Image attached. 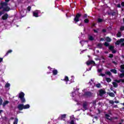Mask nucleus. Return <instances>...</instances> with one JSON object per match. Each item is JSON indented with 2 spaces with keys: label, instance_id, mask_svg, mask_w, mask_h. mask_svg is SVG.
<instances>
[{
  "label": "nucleus",
  "instance_id": "2",
  "mask_svg": "<svg viewBox=\"0 0 124 124\" xmlns=\"http://www.w3.org/2000/svg\"><path fill=\"white\" fill-rule=\"evenodd\" d=\"M24 96H25V93L22 92L19 93V97L20 98L22 102H26V99L24 98Z\"/></svg>",
  "mask_w": 124,
  "mask_h": 124
},
{
  "label": "nucleus",
  "instance_id": "15",
  "mask_svg": "<svg viewBox=\"0 0 124 124\" xmlns=\"http://www.w3.org/2000/svg\"><path fill=\"white\" fill-rule=\"evenodd\" d=\"M53 75H57V74H58V70H54L53 71Z\"/></svg>",
  "mask_w": 124,
  "mask_h": 124
},
{
  "label": "nucleus",
  "instance_id": "14",
  "mask_svg": "<svg viewBox=\"0 0 124 124\" xmlns=\"http://www.w3.org/2000/svg\"><path fill=\"white\" fill-rule=\"evenodd\" d=\"M85 95H86V96H91L92 93L90 92H87L85 93Z\"/></svg>",
  "mask_w": 124,
  "mask_h": 124
},
{
  "label": "nucleus",
  "instance_id": "46",
  "mask_svg": "<svg viewBox=\"0 0 124 124\" xmlns=\"http://www.w3.org/2000/svg\"><path fill=\"white\" fill-rule=\"evenodd\" d=\"M109 58H113V54H109Z\"/></svg>",
  "mask_w": 124,
  "mask_h": 124
},
{
  "label": "nucleus",
  "instance_id": "41",
  "mask_svg": "<svg viewBox=\"0 0 124 124\" xmlns=\"http://www.w3.org/2000/svg\"><path fill=\"white\" fill-rule=\"evenodd\" d=\"M98 22H99V23H100V22H102V19H101L100 18H98Z\"/></svg>",
  "mask_w": 124,
  "mask_h": 124
},
{
  "label": "nucleus",
  "instance_id": "50",
  "mask_svg": "<svg viewBox=\"0 0 124 124\" xmlns=\"http://www.w3.org/2000/svg\"><path fill=\"white\" fill-rule=\"evenodd\" d=\"M112 53H113V54H115V53H116V50H112Z\"/></svg>",
  "mask_w": 124,
  "mask_h": 124
},
{
  "label": "nucleus",
  "instance_id": "12",
  "mask_svg": "<svg viewBox=\"0 0 124 124\" xmlns=\"http://www.w3.org/2000/svg\"><path fill=\"white\" fill-rule=\"evenodd\" d=\"M65 117H66V114H62L60 116L61 119L62 120H63V119H65Z\"/></svg>",
  "mask_w": 124,
  "mask_h": 124
},
{
  "label": "nucleus",
  "instance_id": "1",
  "mask_svg": "<svg viewBox=\"0 0 124 124\" xmlns=\"http://www.w3.org/2000/svg\"><path fill=\"white\" fill-rule=\"evenodd\" d=\"M3 9V11H9L10 8L7 6V3L1 2L0 3V9Z\"/></svg>",
  "mask_w": 124,
  "mask_h": 124
},
{
  "label": "nucleus",
  "instance_id": "59",
  "mask_svg": "<svg viewBox=\"0 0 124 124\" xmlns=\"http://www.w3.org/2000/svg\"><path fill=\"white\" fill-rule=\"evenodd\" d=\"M94 32H97V30H94Z\"/></svg>",
  "mask_w": 124,
  "mask_h": 124
},
{
  "label": "nucleus",
  "instance_id": "61",
  "mask_svg": "<svg viewBox=\"0 0 124 124\" xmlns=\"http://www.w3.org/2000/svg\"><path fill=\"white\" fill-rule=\"evenodd\" d=\"M72 79H74V77L72 76Z\"/></svg>",
  "mask_w": 124,
  "mask_h": 124
},
{
  "label": "nucleus",
  "instance_id": "26",
  "mask_svg": "<svg viewBox=\"0 0 124 124\" xmlns=\"http://www.w3.org/2000/svg\"><path fill=\"white\" fill-rule=\"evenodd\" d=\"M106 41H108V42H110V41H111V39H110V38L107 37V38H106Z\"/></svg>",
  "mask_w": 124,
  "mask_h": 124
},
{
  "label": "nucleus",
  "instance_id": "58",
  "mask_svg": "<svg viewBox=\"0 0 124 124\" xmlns=\"http://www.w3.org/2000/svg\"><path fill=\"white\" fill-rule=\"evenodd\" d=\"M2 112H3V110H0V113H1Z\"/></svg>",
  "mask_w": 124,
  "mask_h": 124
},
{
  "label": "nucleus",
  "instance_id": "60",
  "mask_svg": "<svg viewBox=\"0 0 124 124\" xmlns=\"http://www.w3.org/2000/svg\"><path fill=\"white\" fill-rule=\"evenodd\" d=\"M118 7H121V5H118Z\"/></svg>",
  "mask_w": 124,
  "mask_h": 124
},
{
  "label": "nucleus",
  "instance_id": "16",
  "mask_svg": "<svg viewBox=\"0 0 124 124\" xmlns=\"http://www.w3.org/2000/svg\"><path fill=\"white\" fill-rule=\"evenodd\" d=\"M121 72H122V74H121L119 76L120 78H123V77H124V71H121Z\"/></svg>",
  "mask_w": 124,
  "mask_h": 124
},
{
  "label": "nucleus",
  "instance_id": "40",
  "mask_svg": "<svg viewBox=\"0 0 124 124\" xmlns=\"http://www.w3.org/2000/svg\"><path fill=\"white\" fill-rule=\"evenodd\" d=\"M121 31H124V27L122 26L120 28Z\"/></svg>",
  "mask_w": 124,
  "mask_h": 124
},
{
  "label": "nucleus",
  "instance_id": "51",
  "mask_svg": "<svg viewBox=\"0 0 124 124\" xmlns=\"http://www.w3.org/2000/svg\"><path fill=\"white\" fill-rule=\"evenodd\" d=\"M2 58H0V62H2Z\"/></svg>",
  "mask_w": 124,
  "mask_h": 124
},
{
  "label": "nucleus",
  "instance_id": "53",
  "mask_svg": "<svg viewBox=\"0 0 124 124\" xmlns=\"http://www.w3.org/2000/svg\"><path fill=\"white\" fill-rule=\"evenodd\" d=\"M72 94H73V97L74 96V94H75V92H73L72 93Z\"/></svg>",
  "mask_w": 124,
  "mask_h": 124
},
{
  "label": "nucleus",
  "instance_id": "27",
  "mask_svg": "<svg viewBox=\"0 0 124 124\" xmlns=\"http://www.w3.org/2000/svg\"><path fill=\"white\" fill-rule=\"evenodd\" d=\"M89 40H93V37L91 35L89 36Z\"/></svg>",
  "mask_w": 124,
  "mask_h": 124
},
{
  "label": "nucleus",
  "instance_id": "32",
  "mask_svg": "<svg viewBox=\"0 0 124 124\" xmlns=\"http://www.w3.org/2000/svg\"><path fill=\"white\" fill-rule=\"evenodd\" d=\"M98 48H101L102 47V44H98Z\"/></svg>",
  "mask_w": 124,
  "mask_h": 124
},
{
  "label": "nucleus",
  "instance_id": "17",
  "mask_svg": "<svg viewBox=\"0 0 124 124\" xmlns=\"http://www.w3.org/2000/svg\"><path fill=\"white\" fill-rule=\"evenodd\" d=\"M112 84L113 85V86L114 87V88H117V87H118V84L116 83V82H112Z\"/></svg>",
  "mask_w": 124,
  "mask_h": 124
},
{
  "label": "nucleus",
  "instance_id": "13",
  "mask_svg": "<svg viewBox=\"0 0 124 124\" xmlns=\"http://www.w3.org/2000/svg\"><path fill=\"white\" fill-rule=\"evenodd\" d=\"M109 96H111V97H115V94L113 93H108Z\"/></svg>",
  "mask_w": 124,
  "mask_h": 124
},
{
  "label": "nucleus",
  "instance_id": "45",
  "mask_svg": "<svg viewBox=\"0 0 124 124\" xmlns=\"http://www.w3.org/2000/svg\"><path fill=\"white\" fill-rule=\"evenodd\" d=\"M4 12L3 11L0 12V16H1L2 14H3Z\"/></svg>",
  "mask_w": 124,
  "mask_h": 124
},
{
  "label": "nucleus",
  "instance_id": "42",
  "mask_svg": "<svg viewBox=\"0 0 124 124\" xmlns=\"http://www.w3.org/2000/svg\"><path fill=\"white\" fill-rule=\"evenodd\" d=\"M2 104V99L0 98V105H1Z\"/></svg>",
  "mask_w": 124,
  "mask_h": 124
},
{
  "label": "nucleus",
  "instance_id": "63",
  "mask_svg": "<svg viewBox=\"0 0 124 124\" xmlns=\"http://www.w3.org/2000/svg\"><path fill=\"white\" fill-rule=\"evenodd\" d=\"M83 42V41H81V42H80V43H82Z\"/></svg>",
  "mask_w": 124,
  "mask_h": 124
},
{
  "label": "nucleus",
  "instance_id": "31",
  "mask_svg": "<svg viewBox=\"0 0 124 124\" xmlns=\"http://www.w3.org/2000/svg\"><path fill=\"white\" fill-rule=\"evenodd\" d=\"M70 119L71 120V121H73L75 119V118H74V115H72L71 117H70Z\"/></svg>",
  "mask_w": 124,
  "mask_h": 124
},
{
  "label": "nucleus",
  "instance_id": "34",
  "mask_svg": "<svg viewBox=\"0 0 124 124\" xmlns=\"http://www.w3.org/2000/svg\"><path fill=\"white\" fill-rule=\"evenodd\" d=\"M106 74H107V75H111V72H106Z\"/></svg>",
  "mask_w": 124,
  "mask_h": 124
},
{
  "label": "nucleus",
  "instance_id": "10",
  "mask_svg": "<svg viewBox=\"0 0 124 124\" xmlns=\"http://www.w3.org/2000/svg\"><path fill=\"white\" fill-rule=\"evenodd\" d=\"M30 105L27 104L26 105H23V109H29V108H30Z\"/></svg>",
  "mask_w": 124,
  "mask_h": 124
},
{
  "label": "nucleus",
  "instance_id": "4",
  "mask_svg": "<svg viewBox=\"0 0 124 124\" xmlns=\"http://www.w3.org/2000/svg\"><path fill=\"white\" fill-rule=\"evenodd\" d=\"M39 13H40V11L36 10L33 12V16H34V17H38Z\"/></svg>",
  "mask_w": 124,
  "mask_h": 124
},
{
  "label": "nucleus",
  "instance_id": "21",
  "mask_svg": "<svg viewBox=\"0 0 124 124\" xmlns=\"http://www.w3.org/2000/svg\"><path fill=\"white\" fill-rule=\"evenodd\" d=\"M106 80L107 81V82H108V83H110V82H111V78H106Z\"/></svg>",
  "mask_w": 124,
  "mask_h": 124
},
{
  "label": "nucleus",
  "instance_id": "35",
  "mask_svg": "<svg viewBox=\"0 0 124 124\" xmlns=\"http://www.w3.org/2000/svg\"><path fill=\"white\" fill-rule=\"evenodd\" d=\"M70 124H75V123H74V120H71Z\"/></svg>",
  "mask_w": 124,
  "mask_h": 124
},
{
  "label": "nucleus",
  "instance_id": "62",
  "mask_svg": "<svg viewBox=\"0 0 124 124\" xmlns=\"http://www.w3.org/2000/svg\"><path fill=\"white\" fill-rule=\"evenodd\" d=\"M113 62V63H114L115 64H116V62Z\"/></svg>",
  "mask_w": 124,
  "mask_h": 124
},
{
  "label": "nucleus",
  "instance_id": "6",
  "mask_svg": "<svg viewBox=\"0 0 124 124\" xmlns=\"http://www.w3.org/2000/svg\"><path fill=\"white\" fill-rule=\"evenodd\" d=\"M105 93H106V92H105V91L102 89L99 91V94L100 96H102V95H103V94H105Z\"/></svg>",
  "mask_w": 124,
  "mask_h": 124
},
{
  "label": "nucleus",
  "instance_id": "23",
  "mask_svg": "<svg viewBox=\"0 0 124 124\" xmlns=\"http://www.w3.org/2000/svg\"><path fill=\"white\" fill-rule=\"evenodd\" d=\"M106 118H107L108 120H111V117H110V115L108 114H106Z\"/></svg>",
  "mask_w": 124,
  "mask_h": 124
},
{
  "label": "nucleus",
  "instance_id": "33",
  "mask_svg": "<svg viewBox=\"0 0 124 124\" xmlns=\"http://www.w3.org/2000/svg\"><path fill=\"white\" fill-rule=\"evenodd\" d=\"M105 46H109V43H107V42H105V44H104Z\"/></svg>",
  "mask_w": 124,
  "mask_h": 124
},
{
  "label": "nucleus",
  "instance_id": "52",
  "mask_svg": "<svg viewBox=\"0 0 124 124\" xmlns=\"http://www.w3.org/2000/svg\"><path fill=\"white\" fill-rule=\"evenodd\" d=\"M102 70H101V69H98V72H101Z\"/></svg>",
  "mask_w": 124,
  "mask_h": 124
},
{
  "label": "nucleus",
  "instance_id": "7",
  "mask_svg": "<svg viewBox=\"0 0 124 124\" xmlns=\"http://www.w3.org/2000/svg\"><path fill=\"white\" fill-rule=\"evenodd\" d=\"M17 108L19 110L21 111V110H23V109H24V105L23 104L18 105Z\"/></svg>",
  "mask_w": 124,
  "mask_h": 124
},
{
  "label": "nucleus",
  "instance_id": "20",
  "mask_svg": "<svg viewBox=\"0 0 124 124\" xmlns=\"http://www.w3.org/2000/svg\"><path fill=\"white\" fill-rule=\"evenodd\" d=\"M13 124H18V118H15Z\"/></svg>",
  "mask_w": 124,
  "mask_h": 124
},
{
  "label": "nucleus",
  "instance_id": "3",
  "mask_svg": "<svg viewBox=\"0 0 124 124\" xmlns=\"http://www.w3.org/2000/svg\"><path fill=\"white\" fill-rule=\"evenodd\" d=\"M124 38H121L120 39V40L119 41H117L116 43L115 44L116 45H119V44H120V43H122L121 44V46H124Z\"/></svg>",
  "mask_w": 124,
  "mask_h": 124
},
{
  "label": "nucleus",
  "instance_id": "24",
  "mask_svg": "<svg viewBox=\"0 0 124 124\" xmlns=\"http://www.w3.org/2000/svg\"><path fill=\"white\" fill-rule=\"evenodd\" d=\"M117 83H120V82H122V83H124V79H120V80H115Z\"/></svg>",
  "mask_w": 124,
  "mask_h": 124
},
{
  "label": "nucleus",
  "instance_id": "22",
  "mask_svg": "<svg viewBox=\"0 0 124 124\" xmlns=\"http://www.w3.org/2000/svg\"><path fill=\"white\" fill-rule=\"evenodd\" d=\"M64 81H65V82H66V84H67V82H68V81H69V80L68 79V77H65V78H64Z\"/></svg>",
  "mask_w": 124,
  "mask_h": 124
},
{
  "label": "nucleus",
  "instance_id": "48",
  "mask_svg": "<svg viewBox=\"0 0 124 124\" xmlns=\"http://www.w3.org/2000/svg\"><path fill=\"white\" fill-rule=\"evenodd\" d=\"M121 5H122V6H124V2H122Z\"/></svg>",
  "mask_w": 124,
  "mask_h": 124
},
{
  "label": "nucleus",
  "instance_id": "30",
  "mask_svg": "<svg viewBox=\"0 0 124 124\" xmlns=\"http://www.w3.org/2000/svg\"><path fill=\"white\" fill-rule=\"evenodd\" d=\"M5 87H6V88H9V87H10V84H9V83L6 84Z\"/></svg>",
  "mask_w": 124,
  "mask_h": 124
},
{
  "label": "nucleus",
  "instance_id": "43",
  "mask_svg": "<svg viewBox=\"0 0 124 124\" xmlns=\"http://www.w3.org/2000/svg\"><path fill=\"white\" fill-rule=\"evenodd\" d=\"M121 68L122 69H124V64L122 65L121 66Z\"/></svg>",
  "mask_w": 124,
  "mask_h": 124
},
{
  "label": "nucleus",
  "instance_id": "47",
  "mask_svg": "<svg viewBox=\"0 0 124 124\" xmlns=\"http://www.w3.org/2000/svg\"><path fill=\"white\" fill-rule=\"evenodd\" d=\"M88 16V15L87 14H85L84 16V18H87V17Z\"/></svg>",
  "mask_w": 124,
  "mask_h": 124
},
{
  "label": "nucleus",
  "instance_id": "18",
  "mask_svg": "<svg viewBox=\"0 0 124 124\" xmlns=\"http://www.w3.org/2000/svg\"><path fill=\"white\" fill-rule=\"evenodd\" d=\"M110 71L114 74H117V70H116L115 69H111L110 70Z\"/></svg>",
  "mask_w": 124,
  "mask_h": 124
},
{
  "label": "nucleus",
  "instance_id": "25",
  "mask_svg": "<svg viewBox=\"0 0 124 124\" xmlns=\"http://www.w3.org/2000/svg\"><path fill=\"white\" fill-rule=\"evenodd\" d=\"M121 35H122V34L121 32H118V33L117 34V37H121Z\"/></svg>",
  "mask_w": 124,
  "mask_h": 124
},
{
  "label": "nucleus",
  "instance_id": "44",
  "mask_svg": "<svg viewBox=\"0 0 124 124\" xmlns=\"http://www.w3.org/2000/svg\"><path fill=\"white\" fill-rule=\"evenodd\" d=\"M4 12L3 11L0 12V16H1L2 14H3Z\"/></svg>",
  "mask_w": 124,
  "mask_h": 124
},
{
  "label": "nucleus",
  "instance_id": "39",
  "mask_svg": "<svg viewBox=\"0 0 124 124\" xmlns=\"http://www.w3.org/2000/svg\"><path fill=\"white\" fill-rule=\"evenodd\" d=\"M31 6H29L28 8H27V10H28V11H31Z\"/></svg>",
  "mask_w": 124,
  "mask_h": 124
},
{
  "label": "nucleus",
  "instance_id": "64",
  "mask_svg": "<svg viewBox=\"0 0 124 124\" xmlns=\"http://www.w3.org/2000/svg\"><path fill=\"white\" fill-rule=\"evenodd\" d=\"M89 84H92V82H89Z\"/></svg>",
  "mask_w": 124,
  "mask_h": 124
},
{
  "label": "nucleus",
  "instance_id": "9",
  "mask_svg": "<svg viewBox=\"0 0 124 124\" xmlns=\"http://www.w3.org/2000/svg\"><path fill=\"white\" fill-rule=\"evenodd\" d=\"M94 62L93 61H88L86 62V64H87V65H90V64H94Z\"/></svg>",
  "mask_w": 124,
  "mask_h": 124
},
{
  "label": "nucleus",
  "instance_id": "54",
  "mask_svg": "<svg viewBox=\"0 0 124 124\" xmlns=\"http://www.w3.org/2000/svg\"><path fill=\"white\" fill-rule=\"evenodd\" d=\"M101 76H102L103 77L104 76H105V74H101Z\"/></svg>",
  "mask_w": 124,
  "mask_h": 124
},
{
  "label": "nucleus",
  "instance_id": "11",
  "mask_svg": "<svg viewBox=\"0 0 124 124\" xmlns=\"http://www.w3.org/2000/svg\"><path fill=\"white\" fill-rule=\"evenodd\" d=\"M8 103H9V101H5L2 104V106L3 107L5 106V105H7V104H8Z\"/></svg>",
  "mask_w": 124,
  "mask_h": 124
},
{
  "label": "nucleus",
  "instance_id": "19",
  "mask_svg": "<svg viewBox=\"0 0 124 124\" xmlns=\"http://www.w3.org/2000/svg\"><path fill=\"white\" fill-rule=\"evenodd\" d=\"M83 108L86 110L87 109V103L85 102L83 105Z\"/></svg>",
  "mask_w": 124,
  "mask_h": 124
},
{
  "label": "nucleus",
  "instance_id": "29",
  "mask_svg": "<svg viewBox=\"0 0 124 124\" xmlns=\"http://www.w3.org/2000/svg\"><path fill=\"white\" fill-rule=\"evenodd\" d=\"M109 50L113 51V50H114V46H109Z\"/></svg>",
  "mask_w": 124,
  "mask_h": 124
},
{
  "label": "nucleus",
  "instance_id": "5",
  "mask_svg": "<svg viewBox=\"0 0 124 124\" xmlns=\"http://www.w3.org/2000/svg\"><path fill=\"white\" fill-rule=\"evenodd\" d=\"M81 17V15L78 14L76 16V17L74 18L75 22H79V18Z\"/></svg>",
  "mask_w": 124,
  "mask_h": 124
},
{
  "label": "nucleus",
  "instance_id": "55",
  "mask_svg": "<svg viewBox=\"0 0 124 124\" xmlns=\"http://www.w3.org/2000/svg\"><path fill=\"white\" fill-rule=\"evenodd\" d=\"M100 40V41H103V40H104V39L101 38V39Z\"/></svg>",
  "mask_w": 124,
  "mask_h": 124
},
{
  "label": "nucleus",
  "instance_id": "57",
  "mask_svg": "<svg viewBox=\"0 0 124 124\" xmlns=\"http://www.w3.org/2000/svg\"><path fill=\"white\" fill-rule=\"evenodd\" d=\"M6 2H8L9 1V0H5Z\"/></svg>",
  "mask_w": 124,
  "mask_h": 124
},
{
  "label": "nucleus",
  "instance_id": "8",
  "mask_svg": "<svg viewBox=\"0 0 124 124\" xmlns=\"http://www.w3.org/2000/svg\"><path fill=\"white\" fill-rule=\"evenodd\" d=\"M7 18H8V15H7V14L4 15L2 17V19L3 20H6V19H7Z\"/></svg>",
  "mask_w": 124,
  "mask_h": 124
},
{
  "label": "nucleus",
  "instance_id": "37",
  "mask_svg": "<svg viewBox=\"0 0 124 124\" xmlns=\"http://www.w3.org/2000/svg\"><path fill=\"white\" fill-rule=\"evenodd\" d=\"M89 20L88 19H85L84 20V23H89Z\"/></svg>",
  "mask_w": 124,
  "mask_h": 124
},
{
  "label": "nucleus",
  "instance_id": "56",
  "mask_svg": "<svg viewBox=\"0 0 124 124\" xmlns=\"http://www.w3.org/2000/svg\"><path fill=\"white\" fill-rule=\"evenodd\" d=\"M115 103H119V101H115Z\"/></svg>",
  "mask_w": 124,
  "mask_h": 124
},
{
  "label": "nucleus",
  "instance_id": "49",
  "mask_svg": "<svg viewBox=\"0 0 124 124\" xmlns=\"http://www.w3.org/2000/svg\"><path fill=\"white\" fill-rule=\"evenodd\" d=\"M102 31H103V32H106V30L103 29Z\"/></svg>",
  "mask_w": 124,
  "mask_h": 124
},
{
  "label": "nucleus",
  "instance_id": "28",
  "mask_svg": "<svg viewBox=\"0 0 124 124\" xmlns=\"http://www.w3.org/2000/svg\"><path fill=\"white\" fill-rule=\"evenodd\" d=\"M95 86L97 88H100V87H101V85L100 84V83H98L96 84Z\"/></svg>",
  "mask_w": 124,
  "mask_h": 124
},
{
  "label": "nucleus",
  "instance_id": "38",
  "mask_svg": "<svg viewBox=\"0 0 124 124\" xmlns=\"http://www.w3.org/2000/svg\"><path fill=\"white\" fill-rule=\"evenodd\" d=\"M12 52V50H8L7 53H6V55H8V54H9V53H11Z\"/></svg>",
  "mask_w": 124,
  "mask_h": 124
},
{
  "label": "nucleus",
  "instance_id": "36",
  "mask_svg": "<svg viewBox=\"0 0 124 124\" xmlns=\"http://www.w3.org/2000/svg\"><path fill=\"white\" fill-rule=\"evenodd\" d=\"M109 102L110 104H114V101L113 100H110Z\"/></svg>",
  "mask_w": 124,
  "mask_h": 124
}]
</instances>
